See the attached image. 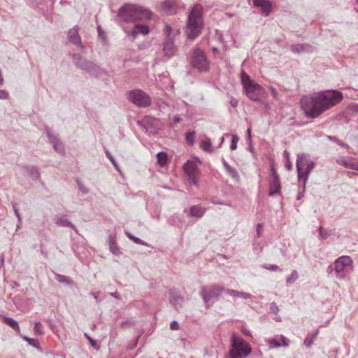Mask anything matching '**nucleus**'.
<instances>
[{
	"label": "nucleus",
	"mask_w": 358,
	"mask_h": 358,
	"mask_svg": "<svg viewBox=\"0 0 358 358\" xmlns=\"http://www.w3.org/2000/svg\"><path fill=\"white\" fill-rule=\"evenodd\" d=\"M343 98V94L338 90H325L303 96L300 102L305 115L315 118L337 105Z\"/></svg>",
	"instance_id": "obj_1"
},
{
	"label": "nucleus",
	"mask_w": 358,
	"mask_h": 358,
	"mask_svg": "<svg viewBox=\"0 0 358 358\" xmlns=\"http://www.w3.org/2000/svg\"><path fill=\"white\" fill-rule=\"evenodd\" d=\"M203 29V7L196 4L189 14L185 33L189 39L194 40L200 35Z\"/></svg>",
	"instance_id": "obj_2"
},
{
	"label": "nucleus",
	"mask_w": 358,
	"mask_h": 358,
	"mask_svg": "<svg viewBox=\"0 0 358 358\" xmlns=\"http://www.w3.org/2000/svg\"><path fill=\"white\" fill-rule=\"evenodd\" d=\"M118 16L125 22H131L150 19L151 12L141 6L126 4L120 9Z\"/></svg>",
	"instance_id": "obj_3"
},
{
	"label": "nucleus",
	"mask_w": 358,
	"mask_h": 358,
	"mask_svg": "<svg viewBox=\"0 0 358 358\" xmlns=\"http://www.w3.org/2000/svg\"><path fill=\"white\" fill-rule=\"evenodd\" d=\"M241 82L246 96L254 101H261L266 98V92L265 89L254 80L244 71L241 73Z\"/></svg>",
	"instance_id": "obj_4"
},
{
	"label": "nucleus",
	"mask_w": 358,
	"mask_h": 358,
	"mask_svg": "<svg viewBox=\"0 0 358 358\" xmlns=\"http://www.w3.org/2000/svg\"><path fill=\"white\" fill-rule=\"evenodd\" d=\"M250 345L243 338L233 334L231 337V349L229 352L230 358H245L251 353Z\"/></svg>",
	"instance_id": "obj_5"
},
{
	"label": "nucleus",
	"mask_w": 358,
	"mask_h": 358,
	"mask_svg": "<svg viewBox=\"0 0 358 358\" xmlns=\"http://www.w3.org/2000/svg\"><path fill=\"white\" fill-rule=\"evenodd\" d=\"M315 164L313 161L308 160L306 155H298L296 159L298 178L299 180H303L304 185L308 180L310 171L315 168Z\"/></svg>",
	"instance_id": "obj_6"
},
{
	"label": "nucleus",
	"mask_w": 358,
	"mask_h": 358,
	"mask_svg": "<svg viewBox=\"0 0 358 358\" xmlns=\"http://www.w3.org/2000/svg\"><path fill=\"white\" fill-rule=\"evenodd\" d=\"M192 66L199 71H207L209 68V62L205 52L199 48H194L189 55Z\"/></svg>",
	"instance_id": "obj_7"
},
{
	"label": "nucleus",
	"mask_w": 358,
	"mask_h": 358,
	"mask_svg": "<svg viewBox=\"0 0 358 358\" xmlns=\"http://www.w3.org/2000/svg\"><path fill=\"white\" fill-rule=\"evenodd\" d=\"M201 162L198 159H192L188 160L183 166V170L191 181V183L199 187L200 171L198 165Z\"/></svg>",
	"instance_id": "obj_8"
},
{
	"label": "nucleus",
	"mask_w": 358,
	"mask_h": 358,
	"mask_svg": "<svg viewBox=\"0 0 358 358\" xmlns=\"http://www.w3.org/2000/svg\"><path fill=\"white\" fill-rule=\"evenodd\" d=\"M127 98L138 107H146L151 103L150 96L140 90L130 91L127 93Z\"/></svg>",
	"instance_id": "obj_9"
},
{
	"label": "nucleus",
	"mask_w": 358,
	"mask_h": 358,
	"mask_svg": "<svg viewBox=\"0 0 358 358\" xmlns=\"http://www.w3.org/2000/svg\"><path fill=\"white\" fill-rule=\"evenodd\" d=\"M225 292L224 287L219 285H213L204 287L201 291L203 300L207 302L210 299L219 296L222 292Z\"/></svg>",
	"instance_id": "obj_10"
},
{
	"label": "nucleus",
	"mask_w": 358,
	"mask_h": 358,
	"mask_svg": "<svg viewBox=\"0 0 358 358\" xmlns=\"http://www.w3.org/2000/svg\"><path fill=\"white\" fill-rule=\"evenodd\" d=\"M280 189L279 176L273 163L271 164V178L269 180V194L278 193Z\"/></svg>",
	"instance_id": "obj_11"
},
{
	"label": "nucleus",
	"mask_w": 358,
	"mask_h": 358,
	"mask_svg": "<svg viewBox=\"0 0 358 358\" xmlns=\"http://www.w3.org/2000/svg\"><path fill=\"white\" fill-rule=\"evenodd\" d=\"M352 259L349 256H342L338 258L335 262V271L337 273L342 272L346 266L351 265Z\"/></svg>",
	"instance_id": "obj_12"
},
{
	"label": "nucleus",
	"mask_w": 358,
	"mask_h": 358,
	"mask_svg": "<svg viewBox=\"0 0 358 358\" xmlns=\"http://www.w3.org/2000/svg\"><path fill=\"white\" fill-rule=\"evenodd\" d=\"M253 5L261 8L266 16H268L272 10V5L268 0H253Z\"/></svg>",
	"instance_id": "obj_13"
},
{
	"label": "nucleus",
	"mask_w": 358,
	"mask_h": 358,
	"mask_svg": "<svg viewBox=\"0 0 358 358\" xmlns=\"http://www.w3.org/2000/svg\"><path fill=\"white\" fill-rule=\"evenodd\" d=\"M150 31L148 26L138 24L134 27L132 31L130 33V36L132 37V40H134L138 34L142 35H147Z\"/></svg>",
	"instance_id": "obj_14"
},
{
	"label": "nucleus",
	"mask_w": 358,
	"mask_h": 358,
	"mask_svg": "<svg viewBox=\"0 0 358 358\" xmlns=\"http://www.w3.org/2000/svg\"><path fill=\"white\" fill-rule=\"evenodd\" d=\"M163 50L164 54L169 57L173 56L175 54L176 48L171 38H168L165 41Z\"/></svg>",
	"instance_id": "obj_15"
},
{
	"label": "nucleus",
	"mask_w": 358,
	"mask_h": 358,
	"mask_svg": "<svg viewBox=\"0 0 358 358\" xmlns=\"http://www.w3.org/2000/svg\"><path fill=\"white\" fill-rule=\"evenodd\" d=\"M69 40L75 43V44H79L80 43V38L78 34V28L73 27V29H70L69 31Z\"/></svg>",
	"instance_id": "obj_16"
},
{
	"label": "nucleus",
	"mask_w": 358,
	"mask_h": 358,
	"mask_svg": "<svg viewBox=\"0 0 358 358\" xmlns=\"http://www.w3.org/2000/svg\"><path fill=\"white\" fill-rule=\"evenodd\" d=\"M206 212V208L199 205L193 206L190 208V215L192 217H201Z\"/></svg>",
	"instance_id": "obj_17"
},
{
	"label": "nucleus",
	"mask_w": 358,
	"mask_h": 358,
	"mask_svg": "<svg viewBox=\"0 0 358 358\" xmlns=\"http://www.w3.org/2000/svg\"><path fill=\"white\" fill-rule=\"evenodd\" d=\"M3 322L13 329L16 332L20 333V327L17 322L13 318L3 317Z\"/></svg>",
	"instance_id": "obj_18"
},
{
	"label": "nucleus",
	"mask_w": 358,
	"mask_h": 358,
	"mask_svg": "<svg viewBox=\"0 0 358 358\" xmlns=\"http://www.w3.org/2000/svg\"><path fill=\"white\" fill-rule=\"evenodd\" d=\"M200 148L205 152H212L213 151L212 143L210 139L207 137L201 140L200 143Z\"/></svg>",
	"instance_id": "obj_19"
},
{
	"label": "nucleus",
	"mask_w": 358,
	"mask_h": 358,
	"mask_svg": "<svg viewBox=\"0 0 358 358\" xmlns=\"http://www.w3.org/2000/svg\"><path fill=\"white\" fill-rule=\"evenodd\" d=\"M337 163L348 168V169L358 171V163L350 162L345 158H341L340 159H338Z\"/></svg>",
	"instance_id": "obj_20"
},
{
	"label": "nucleus",
	"mask_w": 358,
	"mask_h": 358,
	"mask_svg": "<svg viewBox=\"0 0 358 358\" xmlns=\"http://www.w3.org/2000/svg\"><path fill=\"white\" fill-rule=\"evenodd\" d=\"M225 292L228 294L230 296H232L234 297H243L244 299H248L250 298V294L245 292H238L234 289H227L225 290Z\"/></svg>",
	"instance_id": "obj_21"
},
{
	"label": "nucleus",
	"mask_w": 358,
	"mask_h": 358,
	"mask_svg": "<svg viewBox=\"0 0 358 358\" xmlns=\"http://www.w3.org/2000/svg\"><path fill=\"white\" fill-rule=\"evenodd\" d=\"M157 163L161 167H164L166 165L167 163V154L164 152H159L157 155Z\"/></svg>",
	"instance_id": "obj_22"
},
{
	"label": "nucleus",
	"mask_w": 358,
	"mask_h": 358,
	"mask_svg": "<svg viewBox=\"0 0 358 358\" xmlns=\"http://www.w3.org/2000/svg\"><path fill=\"white\" fill-rule=\"evenodd\" d=\"M176 3L173 1L169 0L163 3V8L165 10L169 12L171 14L175 12Z\"/></svg>",
	"instance_id": "obj_23"
},
{
	"label": "nucleus",
	"mask_w": 358,
	"mask_h": 358,
	"mask_svg": "<svg viewBox=\"0 0 358 358\" xmlns=\"http://www.w3.org/2000/svg\"><path fill=\"white\" fill-rule=\"evenodd\" d=\"M224 167H225V169H226L227 173L229 174V176H230L231 178H233L236 180H237L238 178V173L236 172L235 169L231 167L229 165L227 164L226 163L224 164Z\"/></svg>",
	"instance_id": "obj_24"
},
{
	"label": "nucleus",
	"mask_w": 358,
	"mask_h": 358,
	"mask_svg": "<svg viewBox=\"0 0 358 358\" xmlns=\"http://www.w3.org/2000/svg\"><path fill=\"white\" fill-rule=\"evenodd\" d=\"M298 273L296 271H293L292 273L287 278V282L292 283L298 278Z\"/></svg>",
	"instance_id": "obj_25"
},
{
	"label": "nucleus",
	"mask_w": 358,
	"mask_h": 358,
	"mask_svg": "<svg viewBox=\"0 0 358 358\" xmlns=\"http://www.w3.org/2000/svg\"><path fill=\"white\" fill-rule=\"evenodd\" d=\"M238 140L239 138L236 135H232V139L230 145V148L231 150L236 149Z\"/></svg>",
	"instance_id": "obj_26"
},
{
	"label": "nucleus",
	"mask_w": 358,
	"mask_h": 358,
	"mask_svg": "<svg viewBox=\"0 0 358 358\" xmlns=\"http://www.w3.org/2000/svg\"><path fill=\"white\" fill-rule=\"evenodd\" d=\"M194 131H190L186 134V141L187 143L192 144L194 141Z\"/></svg>",
	"instance_id": "obj_27"
},
{
	"label": "nucleus",
	"mask_w": 358,
	"mask_h": 358,
	"mask_svg": "<svg viewBox=\"0 0 358 358\" xmlns=\"http://www.w3.org/2000/svg\"><path fill=\"white\" fill-rule=\"evenodd\" d=\"M34 329L36 334L41 335L43 334V325L40 322H36Z\"/></svg>",
	"instance_id": "obj_28"
},
{
	"label": "nucleus",
	"mask_w": 358,
	"mask_h": 358,
	"mask_svg": "<svg viewBox=\"0 0 358 358\" xmlns=\"http://www.w3.org/2000/svg\"><path fill=\"white\" fill-rule=\"evenodd\" d=\"M280 341H281L280 343H281L282 346L287 347L289 345V341L286 337L281 336Z\"/></svg>",
	"instance_id": "obj_29"
},
{
	"label": "nucleus",
	"mask_w": 358,
	"mask_h": 358,
	"mask_svg": "<svg viewBox=\"0 0 358 358\" xmlns=\"http://www.w3.org/2000/svg\"><path fill=\"white\" fill-rule=\"evenodd\" d=\"M319 232H320V235L321 238H323V239H326L329 236V234L328 233L323 231L322 227H320L319 228Z\"/></svg>",
	"instance_id": "obj_30"
},
{
	"label": "nucleus",
	"mask_w": 358,
	"mask_h": 358,
	"mask_svg": "<svg viewBox=\"0 0 358 358\" xmlns=\"http://www.w3.org/2000/svg\"><path fill=\"white\" fill-rule=\"evenodd\" d=\"M170 328L171 330H178L180 329V326L176 321H173L170 324Z\"/></svg>",
	"instance_id": "obj_31"
},
{
	"label": "nucleus",
	"mask_w": 358,
	"mask_h": 358,
	"mask_svg": "<svg viewBox=\"0 0 358 358\" xmlns=\"http://www.w3.org/2000/svg\"><path fill=\"white\" fill-rule=\"evenodd\" d=\"M313 341H314L313 338H308V337H307L304 340V345H306L307 347H310L313 343Z\"/></svg>",
	"instance_id": "obj_32"
},
{
	"label": "nucleus",
	"mask_w": 358,
	"mask_h": 358,
	"mask_svg": "<svg viewBox=\"0 0 358 358\" xmlns=\"http://www.w3.org/2000/svg\"><path fill=\"white\" fill-rule=\"evenodd\" d=\"M8 97V92L5 90H0V99H6Z\"/></svg>",
	"instance_id": "obj_33"
},
{
	"label": "nucleus",
	"mask_w": 358,
	"mask_h": 358,
	"mask_svg": "<svg viewBox=\"0 0 358 358\" xmlns=\"http://www.w3.org/2000/svg\"><path fill=\"white\" fill-rule=\"evenodd\" d=\"M269 343L273 344L275 348L282 346L281 343L275 339H271L268 341Z\"/></svg>",
	"instance_id": "obj_34"
},
{
	"label": "nucleus",
	"mask_w": 358,
	"mask_h": 358,
	"mask_svg": "<svg viewBox=\"0 0 358 358\" xmlns=\"http://www.w3.org/2000/svg\"><path fill=\"white\" fill-rule=\"evenodd\" d=\"M265 268L270 270V271H278L280 270L279 266L277 265H269L268 266H265Z\"/></svg>",
	"instance_id": "obj_35"
},
{
	"label": "nucleus",
	"mask_w": 358,
	"mask_h": 358,
	"mask_svg": "<svg viewBox=\"0 0 358 358\" xmlns=\"http://www.w3.org/2000/svg\"><path fill=\"white\" fill-rule=\"evenodd\" d=\"M106 156L107 157L110 159V161L113 163V164L114 165L115 167H117V164H115V160L113 159V157H112L111 154L108 152V151H106Z\"/></svg>",
	"instance_id": "obj_36"
},
{
	"label": "nucleus",
	"mask_w": 358,
	"mask_h": 358,
	"mask_svg": "<svg viewBox=\"0 0 358 358\" xmlns=\"http://www.w3.org/2000/svg\"><path fill=\"white\" fill-rule=\"evenodd\" d=\"M85 337L89 340L90 344L92 346L95 347L96 346V342L90 338L87 334H85Z\"/></svg>",
	"instance_id": "obj_37"
},
{
	"label": "nucleus",
	"mask_w": 358,
	"mask_h": 358,
	"mask_svg": "<svg viewBox=\"0 0 358 358\" xmlns=\"http://www.w3.org/2000/svg\"><path fill=\"white\" fill-rule=\"evenodd\" d=\"M23 339L26 341H27L29 344L32 345H34V343H35V340L34 339H32V338H29L28 337H23Z\"/></svg>",
	"instance_id": "obj_38"
},
{
	"label": "nucleus",
	"mask_w": 358,
	"mask_h": 358,
	"mask_svg": "<svg viewBox=\"0 0 358 358\" xmlns=\"http://www.w3.org/2000/svg\"><path fill=\"white\" fill-rule=\"evenodd\" d=\"M165 31L167 34L168 36L170 37L171 31V27L169 25H166L165 27Z\"/></svg>",
	"instance_id": "obj_39"
},
{
	"label": "nucleus",
	"mask_w": 358,
	"mask_h": 358,
	"mask_svg": "<svg viewBox=\"0 0 358 358\" xmlns=\"http://www.w3.org/2000/svg\"><path fill=\"white\" fill-rule=\"evenodd\" d=\"M54 147H55V149L56 150H57V151H59V152L63 151L62 146V145H61V144H59V143H58V144H55V145H54Z\"/></svg>",
	"instance_id": "obj_40"
},
{
	"label": "nucleus",
	"mask_w": 358,
	"mask_h": 358,
	"mask_svg": "<svg viewBox=\"0 0 358 358\" xmlns=\"http://www.w3.org/2000/svg\"><path fill=\"white\" fill-rule=\"evenodd\" d=\"M57 280L59 281V282H66L67 281V278L65 277V276H63V275H59L57 277Z\"/></svg>",
	"instance_id": "obj_41"
},
{
	"label": "nucleus",
	"mask_w": 358,
	"mask_h": 358,
	"mask_svg": "<svg viewBox=\"0 0 358 358\" xmlns=\"http://www.w3.org/2000/svg\"><path fill=\"white\" fill-rule=\"evenodd\" d=\"M285 166L287 169V170H291L292 169V163H291L289 159L287 160V163H286Z\"/></svg>",
	"instance_id": "obj_42"
},
{
	"label": "nucleus",
	"mask_w": 358,
	"mask_h": 358,
	"mask_svg": "<svg viewBox=\"0 0 358 358\" xmlns=\"http://www.w3.org/2000/svg\"><path fill=\"white\" fill-rule=\"evenodd\" d=\"M129 238L132 239L136 243H141V240L138 238L132 237L129 236Z\"/></svg>",
	"instance_id": "obj_43"
},
{
	"label": "nucleus",
	"mask_w": 358,
	"mask_h": 358,
	"mask_svg": "<svg viewBox=\"0 0 358 358\" xmlns=\"http://www.w3.org/2000/svg\"><path fill=\"white\" fill-rule=\"evenodd\" d=\"M284 156L287 160L289 159V153L288 151H287V150L284 151Z\"/></svg>",
	"instance_id": "obj_44"
},
{
	"label": "nucleus",
	"mask_w": 358,
	"mask_h": 358,
	"mask_svg": "<svg viewBox=\"0 0 358 358\" xmlns=\"http://www.w3.org/2000/svg\"><path fill=\"white\" fill-rule=\"evenodd\" d=\"M231 105L235 107L236 106L237 101L236 100H233L231 101Z\"/></svg>",
	"instance_id": "obj_45"
},
{
	"label": "nucleus",
	"mask_w": 358,
	"mask_h": 358,
	"mask_svg": "<svg viewBox=\"0 0 358 358\" xmlns=\"http://www.w3.org/2000/svg\"><path fill=\"white\" fill-rule=\"evenodd\" d=\"M247 133H248V137L250 138V136H251V129L250 128L248 129Z\"/></svg>",
	"instance_id": "obj_46"
},
{
	"label": "nucleus",
	"mask_w": 358,
	"mask_h": 358,
	"mask_svg": "<svg viewBox=\"0 0 358 358\" xmlns=\"http://www.w3.org/2000/svg\"><path fill=\"white\" fill-rule=\"evenodd\" d=\"M211 202H212L213 203L222 204H222H224V203H223V202H220V201H217H217H211Z\"/></svg>",
	"instance_id": "obj_47"
},
{
	"label": "nucleus",
	"mask_w": 358,
	"mask_h": 358,
	"mask_svg": "<svg viewBox=\"0 0 358 358\" xmlns=\"http://www.w3.org/2000/svg\"><path fill=\"white\" fill-rule=\"evenodd\" d=\"M271 90H272L273 94L275 96L276 94H277L276 90L275 89H273V88H271Z\"/></svg>",
	"instance_id": "obj_48"
},
{
	"label": "nucleus",
	"mask_w": 358,
	"mask_h": 358,
	"mask_svg": "<svg viewBox=\"0 0 358 358\" xmlns=\"http://www.w3.org/2000/svg\"><path fill=\"white\" fill-rule=\"evenodd\" d=\"M15 215H17V217L20 219V214L18 213V210H15Z\"/></svg>",
	"instance_id": "obj_49"
},
{
	"label": "nucleus",
	"mask_w": 358,
	"mask_h": 358,
	"mask_svg": "<svg viewBox=\"0 0 358 358\" xmlns=\"http://www.w3.org/2000/svg\"><path fill=\"white\" fill-rule=\"evenodd\" d=\"M213 52H217V49L216 48H213Z\"/></svg>",
	"instance_id": "obj_50"
},
{
	"label": "nucleus",
	"mask_w": 358,
	"mask_h": 358,
	"mask_svg": "<svg viewBox=\"0 0 358 358\" xmlns=\"http://www.w3.org/2000/svg\"><path fill=\"white\" fill-rule=\"evenodd\" d=\"M223 142H224V137H222V138H221V143H222Z\"/></svg>",
	"instance_id": "obj_51"
},
{
	"label": "nucleus",
	"mask_w": 358,
	"mask_h": 358,
	"mask_svg": "<svg viewBox=\"0 0 358 358\" xmlns=\"http://www.w3.org/2000/svg\"><path fill=\"white\" fill-rule=\"evenodd\" d=\"M175 119L176 121H179V118H177V117H175Z\"/></svg>",
	"instance_id": "obj_52"
},
{
	"label": "nucleus",
	"mask_w": 358,
	"mask_h": 358,
	"mask_svg": "<svg viewBox=\"0 0 358 358\" xmlns=\"http://www.w3.org/2000/svg\"><path fill=\"white\" fill-rule=\"evenodd\" d=\"M175 119L176 121H179V118H177V117H175Z\"/></svg>",
	"instance_id": "obj_53"
},
{
	"label": "nucleus",
	"mask_w": 358,
	"mask_h": 358,
	"mask_svg": "<svg viewBox=\"0 0 358 358\" xmlns=\"http://www.w3.org/2000/svg\"><path fill=\"white\" fill-rule=\"evenodd\" d=\"M175 119L176 121H179V118H177V117H175Z\"/></svg>",
	"instance_id": "obj_54"
},
{
	"label": "nucleus",
	"mask_w": 358,
	"mask_h": 358,
	"mask_svg": "<svg viewBox=\"0 0 358 358\" xmlns=\"http://www.w3.org/2000/svg\"><path fill=\"white\" fill-rule=\"evenodd\" d=\"M357 1H358V0H357Z\"/></svg>",
	"instance_id": "obj_55"
}]
</instances>
